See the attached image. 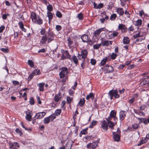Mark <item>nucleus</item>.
<instances>
[{
    "instance_id": "64",
    "label": "nucleus",
    "mask_w": 149,
    "mask_h": 149,
    "mask_svg": "<svg viewBox=\"0 0 149 149\" xmlns=\"http://www.w3.org/2000/svg\"><path fill=\"white\" fill-rule=\"evenodd\" d=\"M145 121L146 123H144V124L146 125H147L148 124V123H149V117H148V118L146 119L145 118Z\"/></svg>"
},
{
    "instance_id": "13",
    "label": "nucleus",
    "mask_w": 149,
    "mask_h": 149,
    "mask_svg": "<svg viewBox=\"0 0 149 149\" xmlns=\"http://www.w3.org/2000/svg\"><path fill=\"white\" fill-rule=\"evenodd\" d=\"M81 38L82 41L84 42H88V36L86 34H84L81 36Z\"/></svg>"
},
{
    "instance_id": "17",
    "label": "nucleus",
    "mask_w": 149,
    "mask_h": 149,
    "mask_svg": "<svg viewBox=\"0 0 149 149\" xmlns=\"http://www.w3.org/2000/svg\"><path fill=\"white\" fill-rule=\"evenodd\" d=\"M61 94L60 93H59L55 95L54 98V100L55 102H58L61 98Z\"/></svg>"
},
{
    "instance_id": "43",
    "label": "nucleus",
    "mask_w": 149,
    "mask_h": 149,
    "mask_svg": "<svg viewBox=\"0 0 149 149\" xmlns=\"http://www.w3.org/2000/svg\"><path fill=\"white\" fill-rule=\"evenodd\" d=\"M0 50L3 52L5 53H8L9 52V50L8 48H1L0 49Z\"/></svg>"
},
{
    "instance_id": "37",
    "label": "nucleus",
    "mask_w": 149,
    "mask_h": 149,
    "mask_svg": "<svg viewBox=\"0 0 149 149\" xmlns=\"http://www.w3.org/2000/svg\"><path fill=\"white\" fill-rule=\"evenodd\" d=\"M116 112L115 111L112 110L110 113V116L111 117H113L116 116Z\"/></svg>"
},
{
    "instance_id": "58",
    "label": "nucleus",
    "mask_w": 149,
    "mask_h": 149,
    "mask_svg": "<svg viewBox=\"0 0 149 149\" xmlns=\"http://www.w3.org/2000/svg\"><path fill=\"white\" fill-rule=\"evenodd\" d=\"M132 126L133 129L135 130L137 129L139 127V125H137V124H135V125H132Z\"/></svg>"
},
{
    "instance_id": "48",
    "label": "nucleus",
    "mask_w": 149,
    "mask_h": 149,
    "mask_svg": "<svg viewBox=\"0 0 149 149\" xmlns=\"http://www.w3.org/2000/svg\"><path fill=\"white\" fill-rule=\"evenodd\" d=\"M35 75V74L33 73L31 74L28 77V80L29 81H30L32 78H33V76Z\"/></svg>"
},
{
    "instance_id": "24",
    "label": "nucleus",
    "mask_w": 149,
    "mask_h": 149,
    "mask_svg": "<svg viewBox=\"0 0 149 149\" xmlns=\"http://www.w3.org/2000/svg\"><path fill=\"white\" fill-rule=\"evenodd\" d=\"M47 33L48 38H54V33L53 32L50 31V29L49 30Z\"/></svg>"
},
{
    "instance_id": "53",
    "label": "nucleus",
    "mask_w": 149,
    "mask_h": 149,
    "mask_svg": "<svg viewBox=\"0 0 149 149\" xmlns=\"http://www.w3.org/2000/svg\"><path fill=\"white\" fill-rule=\"evenodd\" d=\"M91 63L92 65H94L96 63V61L95 59H91Z\"/></svg>"
},
{
    "instance_id": "47",
    "label": "nucleus",
    "mask_w": 149,
    "mask_h": 149,
    "mask_svg": "<svg viewBox=\"0 0 149 149\" xmlns=\"http://www.w3.org/2000/svg\"><path fill=\"white\" fill-rule=\"evenodd\" d=\"M56 115L54 114V113H53V114H52L50 116H49L48 117L50 119V120L51 119V120L52 121L56 118Z\"/></svg>"
},
{
    "instance_id": "63",
    "label": "nucleus",
    "mask_w": 149,
    "mask_h": 149,
    "mask_svg": "<svg viewBox=\"0 0 149 149\" xmlns=\"http://www.w3.org/2000/svg\"><path fill=\"white\" fill-rule=\"evenodd\" d=\"M125 66V65L123 64L120 65L118 67V68L119 69L122 70L124 68Z\"/></svg>"
},
{
    "instance_id": "15",
    "label": "nucleus",
    "mask_w": 149,
    "mask_h": 149,
    "mask_svg": "<svg viewBox=\"0 0 149 149\" xmlns=\"http://www.w3.org/2000/svg\"><path fill=\"white\" fill-rule=\"evenodd\" d=\"M47 15L49 18V23L50 24L53 17V14L51 12L49 11H47Z\"/></svg>"
},
{
    "instance_id": "29",
    "label": "nucleus",
    "mask_w": 149,
    "mask_h": 149,
    "mask_svg": "<svg viewBox=\"0 0 149 149\" xmlns=\"http://www.w3.org/2000/svg\"><path fill=\"white\" fill-rule=\"evenodd\" d=\"M101 45V43L99 44H96L93 45V48L95 49H97L100 47Z\"/></svg>"
},
{
    "instance_id": "11",
    "label": "nucleus",
    "mask_w": 149,
    "mask_h": 149,
    "mask_svg": "<svg viewBox=\"0 0 149 149\" xmlns=\"http://www.w3.org/2000/svg\"><path fill=\"white\" fill-rule=\"evenodd\" d=\"M31 18L32 21L34 23H36V13L34 12H32L31 13Z\"/></svg>"
},
{
    "instance_id": "27",
    "label": "nucleus",
    "mask_w": 149,
    "mask_h": 149,
    "mask_svg": "<svg viewBox=\"0 0 149 149\" xmlns=\"http://www.w3.org/2000/svg\"><path fill=\"white\" fill-rule=\"evenodd\" d=\"M142 22V21L141 20V19H138L136 22V23L135 25L138 26H140L141 25Z\"/></svg>"
},
{
    "instance_id": "62",
    "label": "nucleus",
    "mask_w": 149,
    "mask_h": 149,
    "mask_svg": "<svg viewBox=\"0 0 149 149\" xmlns=\"http://www.w3.org/2000/svg\"><path fill=\"white\" fill-rule=\"evenodd\" d=\"M146 107V106L145 105H143L140 106L139 108V109L141 110H143Z\"/></svg>"
},
{
    "instance_id": "21",
    "label": "nucleus",
    "mask_w": 149,
    "mask_h": 149,
    "mask_svg": "<svg viewBox=\"0 0 149 149\" xmlns=\"http://www.w3.org/2000/svg\"><path fill=\"white\" fill-rule=\"evenodd\" d=\"M108 124H109V127H110L111 130H113L114 129V126L116 124L114 123H113L112 122H108Z\"/></svg>"
},
{
    "instance_id": "49",
    "label": "nucleus",
    "mask_w": 149,
    "mask_h": 149,
    "mask_svg": "<svg viewBox=\"0 0 149 149\" xmlns=\"http://www.w3.org/2000/svg\"><path fill=\"white\" fill-rule=\"evenodd\" d=\"M56 15V16L59 18H61L62 17L61 13L59 11H57Z\"/></svg>"
},
{
    "instance_id": "52",
    "label": "nucleus",
    "mask_w": 149,
    "mask_h": 149,
    "mask_svg": "<svg viewBox=\"0 0 149 149\" xmlns=\"http://www.w3.org/2000/svg\"><path fill=\"white\" fill-rule=\"evenodd\" d=\"M88 130V128H86L85 129H84L82 131H81V133L82 134H85L87 133V130Z\"/></svg>"
},
{
    "instance_id": "9",
    "label": "nucleus",
    "mask_w": 149,
    "mask_h": 149,
    "mask_svg": "<svg viewBox=\"0 0 149 149\" xmlns=\"http://www.w3.org/2000/svg\"><path fill=\"white\" fill-rule=\"evenodd\" d=\"M105 69L107 72L108 73L111 72L113 71V67L107 65L105 66Z\"/></svg>"
},
{
    "instance_id": "25",
    "label": "nucleus",
    "mask_w": 149,
    "mask_h": 149,
    "mask_svg": "<svg viewBox=\"0 0 149 149\" xmlns=\"http://www.w3.org/2000/svg\"><path fill=\"white\" fill-rule=\"evenodd\" d=\"M118 28L119 29H121L122 30H124V31L127 29L125 26L122 24H119L118 26Z\"/></svg>"
},
{
    "instance_id": "26",
    "label": "nucleus",
    "mask_w": 149,
    "mask_h": 149,
    "mask_svg": "<svg viewBox=\"0 0 149 149\" xmlns=\"http://www.w3.org/2000/svg\"><path fill=\"white\" fill-rule=\"evenodd\" d=\"M136 118H137L139 120V123H145L146 122L145 120V118H137L136 117Z\"/></svg>"
},
{
    "instance_id": "3",
    "label": "nucleus",
    "mask_w": 149,
    "mask_h": 149,
    "mask_svg": "<svg viewBox=\"0 0 149 149\" xmlns=\"http://www.w3.org/2000/svg\"><path fill=\"white\" fill-rule=\"evenodd\" d=\"M99 142V141H97L96 142H94L92 143H90L87 145V147L88 148H92V149H94L97 146Z\"/></svg>"
},
{
    "instance_id": "23",
    "label": "nucleus",
    "mask_w": 149,
    "mask_h": 149,
    "mask_svg": "<svg viewBox=\"0 0 149 149\" xmlns=\"http://www.w3.org/2000/svg\"><path fill=\"white\" fill-rule=\"evenodd\" d=\"M90 98L92 100L94 98V95L93 93H90L89 95H88L86 97V99L87 100H88Z\"/></svg>"
},
{
    "instance_id": "4",
    "label": "nucleus",
    "mask_w": 149,
    "mask_h": 149,
    "mask_svg": "<svg viewBox=\"0 0 149 149\" xmlns=\"http://www.w3.org/2000/svg\"><path fill=\"white\" fill-rule=\"evenodd\" d=\"M101 127L104 130L107 131L108 125V122H107L105 120L102 121L101 122Z\"/></svg>"
},
{
    "instance_id": "30",
    "label": "nucleus",
    "mask_w": 149,
    "mask_h": 149,
    "mask_svg": "<svg viewBox=\"0 0 149 149\" xmlns=\"http://www.w3.org/2000/svg\"><path fill=\"white\" fill-rule=\"evenodd\" d=\"M61 111V109H58L55 111L54 114L56 115V116H58L60 114Z\"/></svg>"
},
{
    "instance_id": "10",
    "label": "nucleus",
    "mask_w": 149,
    "mask_h": 149,
    "mask_svg": "<svg viewBox=\"0 0 149 149\" xmlns=\"http://www.w3.org/2000/svg\"><path fill=\"white\" fill-rule=\"evenodd\" d=\"M125 111H120L119 113V118L120 120H123L126 116L125 113Z\"/></svg>"
},
{
    "instance_id": "39",
    "label": "nucleus",
    "mask_w": 149,
    "mask_h": 149,
    "mask_svg": "<svg viewBox=\"0 0 149 149\" xmlns=\"http://www.w3.org/2000/svg\"><path fill=\"white\" fill-rule=\"evenodd\" d=\"M148 83L149 82L146 80L144 79L140 82V84L141 86H143L146 84H148Z\"/></svg>"
},
{
    "instance_id": "34",
    "label": "nucleus",
    "mask_w": 149,
    "mask_h": 149,
    "mask_svg": "<svg viewBox=\"0 0 149 149\" xmlns=\"http://www.w3.org/2000/svg\"><path fill=\"white\" fill-rule=\"evenodd\" d=\"M116 17L117 15L116 14H113L111 15L110 17V19L112 21L116 19Z\"/></svg>"
},
{
    "instance_id": "50",
    "label": "nucleus",
    "mask_w": 149,
    "mask_h": 149,
    "mask_svg": "<svg viewBox=\"0 0 149 149\" xmlns=\"http://www.w3.org/2000/svg\"><path fill=\"white\" fill-rule=\"evenodd\" d=\"M29 102L30 104L31 105H33L34 104L35 102L33 97H31L30 98V100Z\"/></svg>"
},
{
    "instance_id": "33",
    "label": "nucleus",
    "mask_w": 149,
    "mask_h": 149,
    "mask_svg": "<svg viewBox=\"0 0 149 149\" xmlns=\"http://www.w3.org/2000/svg\"><path fill=\"white\" fill-rule=\"evenodd\" d=\"M77 17L79 20H82L83 19V16L82 13H80L78 14L77 15Z\"/></svg>"
},
{
    "instance_id": "60",
    "label": "nucleus",
    "mask_w": 149,
    "mask_h": 149,
    "mask_svg": "<svg viewBox=\"0 0 149 149\" xmlns=\"http://www.w3.org/2000/svg\"><path fill=\"white\" fill-rule=\"evenodd\" d=\"M112 118H113V117L109 116L107 118H106V119L107 122H112L111 121Z\"/></svg>"
},
{
    "instance_id": "54",
    "label": "nucleus",
    "mask_w": 149,
    "mask_h": 149,
    "mask_svg": "<svg viewBox=\"0 0 149 149\" xmlns=\"http://www.w3.org/2000/svg\"><path fill=\"white\" fill-rule=\"evenodd\" d=\"M103 3H100L96 7V9H100L103 7Z\"/></svg>"
},
{
    "instance_id": "22",
    "label": "nucleus",
    "mask_w": 149,
    "mask_h": 149,
    "mask_svg": "<svg viewBox=\"0 0 149 149\" xmlns=\"http://www.w3.org/2000/svg\"><path fill=\"white\" fill-rule=\"evenodd\" d=\"M45 84L44 83H40L38 84V86L39 87V90L40 91H43Z\"/></svg>"
},
{
    "instance_id": "36",
    "label": "nucleus",
    "mask_w": 149,
    "mask_h": 149,
    "mask_svg": "<svg viewBox=\"0 0 149 149\" xmlns=\"http://www.w3.org/2000/svg\"><path fill=\"white\" fill-rule=\"evenodd\" d=\"M97 123V121L93 120L90 123V124L89 125V127L90 128H92Z\"/></svg>"
},
{
    "instance_id": "31",
    "label": "nucleus",
    "mask_w": 149,
    "mask_h": 149,
    "mask_svg": "<svg viewBox=\"0 0 149 149\" xmlns=\"http://www.w3.org/2000/svg\"><path fill=\"white\" fill-rule=\"evenodd\" d=\"M107 59L108 58L107 57H105L103 58L101 62V65L102 66L104 65L107 61Z\"/></svg>"
},
{
    "instance_id": "46",
    "label": "nucleus",
    "mask_w": 149,
    "mask_h": 149,
    "mask_svg": "<svg viewBox=\"0 0 149 149\" xmlns=\"http://www.w3.org/2000/svg\"><path fill=\"white\" fill-rule=\"evenodd\" d=\"M72 59L74 63L75 64H77L78 63V59L77 57L75 55H74L72 57Z\"/></svg>"
},
{
    "instance_id": "6",
    "label": "nucleus",
    "mask_w": 149,
    "mask_h": 149,
    "mask_svg": "<svg viewBox=\"0 0 149 149\" xmlns=\"http://www.w3.org/2000/svg\"><path fill=\"white\" fill-rule=\"evenodd\" d=\"M45 113L44 112H39L36 114L34 118L35 119H40L42 118L45 115Z\"/></svg>"
},
{
    "instance_id": "5",
    "label": "nucleus",
    "mask_w": 149,
    "mask_h": 149,
    "mask_svg": "<svg viewBox=\"0 0 149 149\" xmlns=\"http://www.w3.org/2000/svg\"><path fill=\"white\" fill-rule=\"evenodd\" d=\"M103 38H102L100 39V40L102 41L101 44L103 46H108L109 45H112V41L108 40L103 41Z\"/></svg>"
},
{
    "instance_id": "18",
    "label": "nucleus",
    "mask_w": 149,
    "mask_h": 149,
    "mask_svg": "<svg viewBox=\"0 0 149 149\" xmlns=\"http://www.w3.org/2000/svg\"><path fill=\"white\" fill-rule=\"evenodd\" d=\"M123 43L125 44H128L130 43V40L127 37H124L123 40Z\"/></svg>"
},
{
    "instance_id": "45",
    "label": "nucleus",
    "mask_w": 149,
    "mask_h": 149,
    "mask_svg": "<svg viewBox=\"0 0 149 149\" xmlns=\"http://www.w3.org/2000/svg\"><path fill=\"white\" fill-rule=\"evenodd\" d=\"M73 98L70 97V96H68L67 97L66 100L67 102L69 103L70 104Z\"/></svg>"
},
{
    "instance_id": "1",
    "label": "nucleus",
    "mask_w": 149,
    "mask_h": 149,
    "mask_svg": "<svg viewBox=\"0 0 149 149\" xmlns=\"http://www.w3.org/2000/svg\"><path fill=\"white\" fill-rule=\"evenodd\" d=\"M88 54V52L86 49L82 50L81 53V54H78L77 57L78 59L81 60L82 59H85L87 57Z\"/></svg>"
},
{
    "instance_id": "56",
    "label": "nucleus",
    "mask_w": 149,
    "mask_h": 149,
    "mask_svg": "<svg viewBox=\"0 0 149 149\" xmlns=\"http://www.w3.org/2000/svg\"><path fill=\"white\" fill-rule=\"evenodd\" d=\"M13 84L14 86L18 85L19 84V82L17 81H12Z\"/></svg>"
},
{
    "instance_id": "51",
    "label": "nucleus",
    "mask_w": 149,
    "mask_h": 149,
    "mask_svg": "<svg viewBox=\"0 0 149 149\" xmlns=\"http://www.w3.org/2000/svg\"><path fill=\"white\" fill-rule=\"evenodd\" d=\"M45 32L46 31L45 29H42L40 32L41 34L42 35H45Z\"/></svg>"
},
{
    "instance_id": "55",
    "label": "nucleus",
    "mask_w": 149,
    "mask_h": 149,
    "mask_svg": "<svg viewBox=\"0 0 149 149\" xmlns=\"http://www.w3.org/2000/svg\"><path fill=\"white\" fill-rule=\"evenodd\" d=\"M56 29L57 31H58L62 29V27L60 25H57L56 26Z\"/></svg>"
},
{
    "instance_id": "19",
    "label": "nucleus",
    "mask_w": 149,
    "mask_h": 149,
    "mask_svg": "<svg viewBox=\"0 0 149 149\" xmlns=\"http://www.w3.org/2000/svg\"><path fill=\"white\" fill-rule=\"evenodd\" d=\"M85 100L84 98L80 99L78 103V104L80 107H83L85 103Z\"/></svg>"
},
{
    "instance_id": "7",
    "label": "nucleus",
    "mask_w": 149,
    "mask_h": 149,
    "mask_svg": "<svg viewBox=\"0 0 149 149\" xmlns=\"http://www.w3.org/2000/svg\"><path fill=\"white\" fill-rule=\"evenodd\" d=\"M112 134L113 135V139L114 141L118 142L120 140V134H116V132H113Z\"/></svg>"
},
{
    "instance_id": "28",
    "label": "nucleus",
    "mask_w": 149,
    "mask_h": 149,
    "mask_svg": "<svg viewBox=\"0 0 149 149\" xmlns=\"http://www.w3.org/2000/svg\"><path fill=\"white\" fill-rule=\"evenodd\" d=\"M38 19L37 20L36 22L35 23H37L38 24L40 25L42 24V19L39 16H38Z\"/></svg>"
},
{
    "instance_id": "12",
    "label": "nucleus",
    "mask_w": 149,
    "mask_h": 149,
    "mask_svg": "<svg viewBox=\"0 0 149 149\" xmlns=\"http://www.w3.org/2000/svg\"><path fill=\"white\" fill-rule=\"evenodd\" d=\"M48 39V37L46 34L42 36V38L40 40V42L42 45L46 43V41Z\"/></svg>"
},
{
    "instance_id": "8",
    "label": "nucleus",
    "mask_w": 149,
    "mask_h": 149,
    "mask_svg": "<svg viewBox=\"0 0 149 149\" xmlns=\"http://www.w3.org/2000/svg\"><path fill=\"white\" fill-rule=\"evenodd\" d=\"M111 91L112 94H113L115 98H117L120 97V95L118 94V91L117 90H112L110 91Z\"/></svg>"
},
{
    "instance_id": "59",
    "label": "nucleus",
    "mask_w": 149,
    "mask_h": 149,
    "mask_svg": "<svg viewBox=\"0 0 149 149\" xmlns=\"http://www.w3.org/2000/svg\"><path fill=\"white\" fill-rule=\"evenodd\" d=\"M18 25L21 29L24 27V24L22 22H19Z\"/></svg>"
},
{
    "instance_id": "40",
    "label": "nucleus",
    "mask_w": 149,
    "mask_h": 149,
    "mask_svg": "<svg viewBox=\"0 0 149 149\" xmlns=\"http://www.w3.org/2000/svg\"><path fill=\"white\" fill-rule=\"evenodd\" d=\"M28 65L31 68L34 66V63L32 60H29L28 61Z\"/></svg>"
},
{
    "instance_id": "57",
    "label": "nucleus",
    "mask_w": 149,
    "mask_h": 149,
    "mask_svg": "<svg viewBox=\"0 0 149 149\" xmlns=\"http://www.w3.org/2000/svg\"><path fill=\"white\" fill-rule=\"evenodd\" d=\"M15 131L17 133H18L20 136L22 135V133L21 132L19 128H16L15 130Z\"/></svg>"
},
{
    "instance_id": "14",
    "label": "nucleus",
    "mask_w": 149,
    "mask_h": 149,
    "mask_svg": "<svg viewBox=\"0 0 149 149\" xmlns=\"http://www.w3.org/2000/svg\"><path fill=\"white\" fill-rule=\"evenodd\" d=\"M63 55H64L67 59H70V56L67 50H63L62 52Z\"/></svg>"
},
{
    "instance_id": "61",
    "label": "nucleus",
    "mask_w": 149,
    "mask_h": 149,
    "mask_svg": "<svg viewBox=\"0 0 149 149\" xmlns=\"http://www.w3.org/2000/svg\"><path fill=\"white\" fill-rule=\"evenodd\" d=\"M37 100L38 102V104H41V101L40 100V97H39L38 96L36 97Z\"/></svg>"
},
{
    "instance_id": "32",
    "label": "nucleus",
    "mask_w": 149,
    "mask_h": 149,
    "mask_svg": "<svg viewBox=\"0 0 149 149\" xmlns=\"http://www.w3.org/2000/svg\"><path fill=\"white\" fill-rule=\"evenodd\" d=\"M68 46L70 47L73 43V42L72 40L71 39V38L70 37L68 38Z\"/></svg>"
},
{
    "instance_id": "35",
    "label": "nucleus",
    "mask_w": 149,
    "mask_h": 149,
    "mask_svg": "<svg viewBox=\"0 0 149 149\" xmlns=\"http://www.w3.org/2000/svg\"><path fill=\"white\" fill-rule=\"evenodd\" d=\"M50 120V119L48 117L44 118L43 123L45 124H47L49 123Z\"/></svg>"
},
{
    "instance_id": "2",
    "label": "nucleus",
    "mask_w": 149,
    "mask_h": 149,
    "mask_svg": "<svg viewBox=\"0 0 149 149\" xmlns=\"http://www.w3.org/2000/svg\"><path fill=\"white\" fill-rule=\"evenodd\" d=\"M68 71L67 68L63 67L61 68V70L60 72L59 75L61 78H63L65 77V74L68 73Z\"/></svg>"
},
{
    "instance_id": "41",
    "label": "nucleus",
    "mask_w": 149,
    "mask_h": 149,
    "mask_svg": "<svg viewBox=\"0 0 149 149\" xmlns=\"http://www.w3.org/2000/svg\"><path fill=\"white\" fill-rule=\"evenodd\" d=\"M40 71L39 70L36 69L34 70L33 73L35 74V75H38L40 74Z\"/></svg>"
},
{
    "instance_id": "38",
    "label": "nucleus",
    "mask_w": 149,
    "mask_h": 149,
    "mask_svg": "<svg viewBox=\"0 0 149 149\" xmlns=\"http://www.w3.org/2000/svg\"><path fill=\"white\" fill-rule=\"evenodd\" d=\"M31 118L32 116L31 115L29 114H26V118L27 120L29 121H31Z\"/></svg>"
},
{
    "instance_id": "16",
    "label": "nucleus",
    "mask_w": 149,
    "mask_h": 149,
    "mask_svg": "<svg viewBox=\"0 0 149 149\" xmlns=\"http://www.w3.org/2000/svg\"><path fill=\"white\" fill-rule=\"evenodd\" d=\"M103 30V28H102L96 30L94 33L95 36L96 37L98 36Z\"/></svg>"
},
{
    "instance_id": "20",
    "label": "nucleus",
    "mask_w": 149,
    "mask_h": 149,
    "mask_svg": "<svg viewBox=\"0 0 149 149\" xmlns=\"http://www.w3.org/2000/svg\"><path fill=\"white\" fill-rule=\"evenodd\" d=\"M117 12L120 15H122L124 13L123 9L121 8H118L117 9Z\"/></svg>"
},
{
    "instance_id": "44",
    "label": "nucleus",
    "mask_w": 149,
    "mask_h": 149,
    "mask_svg": "<svg viewBox=\"0 0 149 149\" xmlns=\"http://www.w3.org/2000/svg\"><path fill=\"white\" fill-rule=\"evenodd\" d=\"M117 56V55L114 53H112L110 56L112 60L115 59Z\"/></svg>"
},
{
    "instance_id": "42",
    "label": "nucleus",
    "mask_w": 149,
    "mask_h": 149,
    "mask_svg": "<svg viewBox=\"0 0 149 149\" xmlns=\"http://www.w3.org/2000/svg\"><path fill=\"white\" fill-rule=\"evenodd\" d=\"M47 9L48 11H52L53 10V7L51 5L49 4L47 7Z\"/></svg>"
}]
</instances>
